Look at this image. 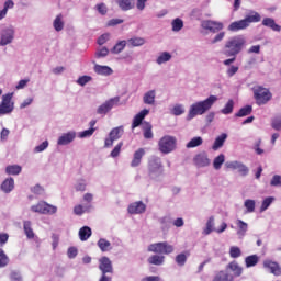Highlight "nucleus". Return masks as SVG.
<instances>
[{
  "label": "nucleus",
  "mask_w": 281,
  "mask_h": 281,
  "mask_svg": "<svg viewBox=\"0 0 281 281\" xmlns=\"http://www.w3.org/2000/svg\"><path fill=\"white\" fill-rule=\"evenodd\" d=\"M203 144V138L201 136L193 137L188 144L187 148H196V146H201Z\"/></svg>",
  "instance_id": "obj_45"
},
{
  "label": "nucleus",
  "mask_w": 281,
  "mask_h": 281,
  "mask_svg": "<svg viewBox=\"0 0 281 281\" xmlns=\"http://www.w3.org/2000/svg\"><path fill=\"white\" fill-rule=\"evenodd\" d=\"M225 168L228 170H238L241 177H247V175H249V167L240 161H227L225 162Z\"/></svg>",
  "instance_id": "obj_10"
},
{
  "label": "nucleus",
  "mask_w": 281,
  "mask_h": 281,
  "mask_svg": "<svg viewBox=\"0 0 281 281\" xmlns=\"http://www.w3.org/2000/svg\"><path fill=\"white\" fill-rule=\"evenodd\" d=\"M76 139V133L74 132H68L66 134H63L58 140L57 144L58 146H67V144H71V142Z\"/></svg>",
  "instance_id": "obj_19"
},
{
  "label": "nucleus",
  "mask_w": 281,
  "mask_h": 281,
  "mask_svg": "<svg viewBox=\"0 0 281 281\" xmlns=\"http://www.w3.org/2000/svg\"><path fill=\"white\" fill-rule=\"evenodd\" d=\"M21 170L22 168L19 165H10V166H7L5 168L7 175H13V176L21 175Z\"/></svg>",
  "instance_id": "obj_40"
},
{
  "label": "nucleus",
  "mask_w": 281,
  "mask_h": 281,
  "mask_svg": "<svg viewBox=\"0 0 281 281\" xmlns=\"http://www.w3.org/2000/svg\"><path fill=\"white\" fill-rule=\"evenodd\" d=\"M156 92L155 90H149L147 91L144 97H143V102L144 104H149V105H153L155 104V98H156Z\"/></svg>",
  "instance_id": "obj_31"
},
{
  "label": "nucleus",
  "mask_w": 281,
  "mask_h": 281,
  "mask_svg": "<svg viewBox=\"0 0 281 281\" xmlns=\"http://www.w3.org/2000/svg\"><path fill=\"white\" fill-rule=\"evenodd\" d=\"M166 261V257L164 255H153L147 259L148 265H155L156 267H161Z\"/></svg>",
  "instance_id": "obj_26"
},
{
  "label": "nucleus",
  "mask_w": 281,
  "mask_h": 281,
  "mask_svg": "<svg viewBox=\"0 0 281 281\" xmlns=\"http://www.w3.org/2000/svg\"><path fill=\"white\" fill-rule=\"evenodd\" d=\"M237 227L238 236H245V234H247L248 225L243 220H237Z\"/></svg>",
  "instance_id": "obj_41"
},
{
  "label": "nucleus",
  "mask_w": 281,
  "mask_h": 281,
  "mask_svg": "<svg viewBox=\"0 0 281 281\" xmlns=\"http://www.w3.org/2000/svg\"><path fill=\"white\" fill-rule=\"evenodd\" d=\"M229 256L231 258H240V256H243V251L240 248H238V246H232L229 248Z\"/></svg>",
  "instance_id": "obj_50"
},
{
  "label": "nucleus",
  "mask_w": 281,
  "mask_h": 281,
  "mask_svg": "<svg viewBox=\"0 0 281 281\" xmlns=\"http://www.w3.org/2000/svg\"><path fill=\"white\" fill-rule=\"evenodd\" d=\"M238 66H231L227 70L226 74L228 76V78H232L233 76H236V74H238Z\"/></svg>",
  "instance_id": "obj_61"
},
{
  "label": "nucleus",
  "mask_w": 281,
  "mask_h": 281,
  "mask_svg": "<svg viewBox=\"0 0 281 281\" xmlns=\"http://www.w3.org/2000/svg\"><path fill=\"white\" fill-rule=\"evenodd\" d=\"M173 32H181L183 30V20L177 18L171 22Z\"/></svg>",
  "instance_id": "obj_47"
},
{
  "label": "nucleus",
  "mask_w": 281,
  "mask_h": 281,
  "mask_svg": "<svg viewBox=\"0 0 281 281\" xmlns=\"http://www.w3.org/2000/svg\"><path fill=\"white\" fill-rule=\"evenodd\" d=\"M252 111L254 108L251 105H246L235 114V117H247V115H251Z\"/></svg>",
  "instance_id": "obj_36"
},
{
  "label": "nucleus",
  "mask_w": 281,
  "mask_h": 281,
  "mask_svg": "<svg viewBox=\"0 0 281 281\" xmlns=\"http://www.w3.org/2000/svg\"><path fill=\"white\" fill-rule=\"evenodd\" d=\"M88 82H91V76H81L77 80V83H79L80 87H85Z\"/></svg>",
  "instance_id": "obj_58"
},
{
  "label": "nucleus",
  "mask_w": 281,
  "mask_h": 281,
  "mask_svg": "<svg viewBox=\"0 0 281 281\" xmlns=\"http://www.w3.org/2000/svg\"><path fill=\"white\" fill-rule=\"evenodd\" d=\"M31 210L36 214H56L58 212V207L45 201H40L37 204L32 205Z\"/></svg>",
  "instance_id": "obj_8"
},
{
  "label": "nucleus",
  "mask_w": 281,
  "mask_h": 281,
  "mask_svg": "<svg viewBox=\"0 0 281 281\" xmlns=\"http://www.w3.org/2000/svg\"><path fill=\"white\" fill-rule=\"evenodd\" d=\"M10 280L11 281H23V277H21V273L13 271L10 274Z\"/></svg>",
  "instance_id": "obj_63"
},
{
  "label": "nucleus",
  "mask_w": 281,
  "mask_h": 281,
  "mask_svg": "<svg viewBox=\"0 0 281 281\" xmlns=\"http://www.w3.org/2000/svg\"><path fill=\"white\" fill-rule=\"evenodd\" d=\"M227 139V134L223 133L220 136L215 138V142L212 146L214 150H218V148H223V145L225 144V140Z\"/></svg>",
  "instance_id": "obj_32"
},
{
  "label": "nucleus",
  "mask_w": 281,
  "mask_h": 281,
  "mask_svg": "<svg viewBox=\"0 0 281 281\" xmlns=\"http://www.w3.org/2000/svg\"><path fill=\"white\" fill-rule=\"evenodd\" d=\"M47 146H49V142L44 140L42 144L34 148V153H43V150H45Z\"/></svg>",
  "instance_id": "obj_60"
},
{
  "label": "nucleus",
  "mask_w": 281,
  "mask_h": 281,
  "mask_svg": "<svg viewBox=\"0 0 281 281\" xmlns=\"http://www.w3.org/2000/svg\"><path fill=\"white\" fill-rule=\"evenodd\" d=\"M252 91H254V98L256 100V104H258V106H262V104H267V102H269L271 98H273V94H271V91H269V89L261 86L255 87Z\"/></svg>",
  "instance_id": "obj_5"
},
{
  "label": "nucleus",
  "mask_w": 281,
  "mask_h": 281,
  "mask_svg": "<svg viewBox=\"0 0 281 281\" xmlns=\"http://www.w3.org/2000/svg\"><path fill=\"white\" fill-rule=\"evenodd\" d=\"M270 186H272V188H280L281 187V176L274 175L270 181Z\"/></svg>",
  "instance_id": "obj_53"
},
{
  "label": "nucleus",
  "mask_w": 281,
  "mask_h": 281,
  "mask_svg": "<svg viewBox=\"0 0 281 281\" xmlns=\"http://www.w3.org/2000/svg\"><path fill=\"white\" fill-rule=\"evenodd\" d=\"M10 263V258H8V255H5V251L0 248V268L8 267Z\"/></svg>",
  "instance_id": "obj_49"
},
{
  "label": "nucleus",
  "mask_w": 281,
  "mask_h": 281,
  "mask_svg": "<svg viewBox=\"0 0 281 281\" xmlns=\"http://www.w3.org/2000/svg\"><path fill=\"white\" fill-rule=\"evenodd\" d=\"M227 269H231L233 272V278H240V276H243V267H240L236 261L229 262Z\"/></svg>",
  "instance_id": "obj_22"
},
{
  "label": "nucleus",
  "mask_w": 281,
  "mask_h": 281,
  "mask_svg": "<svg viewBox=\"0 0 281 281\" xmlns=\"http://www.w3.org/2000/svg\"><path fill=\"white\" fill-rule=\"evenodd\" d=\"M143 135L145 139H153V125L150 123L144 124Z\"/></svg>",
  "instance_id": "obj_42"
},
{
  "label": "nucleus",
  "mask_w": 281,
  "mask_h": 281,
  "mask_svg": "<svg viewBox=\"0 0 281 281\" xmlns=\"http://www.w3.org/2000/svg\"><path fill=\"white\" fill-rule=\"evenodd\" d=\"M214 232V216H211L206 222V227L203 231L205 236H210V233Z\"/></svg>",
  "instance_id": "obj_44"
},
{
  "label": "nucleus",
  "mask_w": 281,
  "mask_h": 281,
  "mask_svg": "<svg viewBox=\"0 0 281 281\" xmlns=\"http://www.w3.org/2000/svg\"><path fill=\"white\" fill-rule=\"evenodd\" d=\"M271 126L274 128V131H281V116H276L272 119Z\"/></svg>",
  "instance_id": "obj_55"
},
{
  "label": "nucleus",
  "mask_w": 281,
  "mask_h": 281,
  "mask_svg": "<svg viewBox=\"0 0 281 281\" xmlns=\"http://www.w3.org/2000/svg\"><path fill=\"white\" fill-rule=\"evenodd\" d=\"M12 94L8 93L2 97V102L0 103V115H5L12 113L14 106H12Z\"/></svg>",
  "instance_id": "obj_11"
},
{
  "label": "nucleus",
  "mask_w": 281,
  "mask_h": 281,
  "mask_svg": "<svg viewBox=\"0 0 281 281\" xmlns=\"http://www.w3.org/2000/svg\"><path fill=\"white\" fill-rule=\"evenodd\" d=\"M193 162L198 168H205V166H210V158H207V154L205 153L198 154L193 158Z\"/></svg>",
  "instance_id": "obj_17"
},
{
  "label": "nucleus",
  "mask_w": 281,
  "mask_h": 281,
  "mask_svg": "<svg viewBox=\"0 0 281 281\" xmlns=\"http://www.w3.org/2000/svg\"><path fill=\"white\" fill-rule=\"evenodd\" d=\"M93 133H95V128H89V130H85L83 132H81L79 134V137L81 139H85V137H91V135H93Z\"/></svg>",
  "instance_id": "obj_59"
},
{
  "label": "nucleus",
  "mask_w": 281,
  "mask_h": 281,
  "mask_svg": "<svg viewBox=\"0 0 281 281\" xmlns=\"http://www.w3.org/2000/svg\"><path fill=\"white\" fill-rule=\"evenodd\" d=\"M161 170V162L159 159L151 160L149 162V175H155V172H159Z\"/></svg>",
  "instance_id": "obj_37"
},
{
  "label": "nucleus",
  "mask_w": 281,
  "mask_h": 281,
  "mask_svg": "<svg viewBox=\"0 0 281 281\" xmlns=\"http://www.w3.org/2000/svg\"><path fill=\"white\" fill-rule=\"evenodd\" d=\"M116 3L123 12H128V10H133V8H135V0H116Z\"/></svg>",
  "instance_id": "obj_24"
},
{
  "label": "nucleus",
  "mask_w": 281,
  "mask_h": 281,
  "mask_svg": "<svg viewBox=\"0 0 281 281\" xmlns=\"http://www.w3.org/2000/svg\"><path fill=\"white\" fill-rule=\"evenodd\" d=\"M99 269L102 272V277L99 281H112L111 277L106 276V273H113V263L109 257H101L99 260Z\"/></svg>",
  "instance_id": "obj_7"
},
{
  "label": "nucleus",
  "mask_w": 281,
  "mask_h": 281,
  "mask_svg": "<svg viewBox=\"0 0 281 281\" xmlns=\"http://www.w3.org/2000/svg\"><path fill=\"white\" fill-rule=\"evenodd\" d=\"M272 203H273V198H266L261 204V212H265L266 210H268L269 205H271Z\"/></svg>",
  "instance_id": "obj_56"
},
{
  "label": "nucleus",
  "mask_w": 281,
  "mask_h": 281,
  "mask_svg": "<svg viewBox=\"0 0 281 281\" xmlns=\"http://www.w3.org/2000/svg\"><path fill=\"white\" fill-rule=\"evenodd\" d=\"M263 267L265 269H269L272 276H281V267L279 262L267 259L263 261Z\"/></svg>",
  "instance_id": "obj_16"
},
{
  "label": "nucleus",
  "mask_w": 281,
  "mask_h": 281,
  "mask_svg": "<svg viewBox=\"0 0 281 281\" xmlns=\"http://www.w3.org/2000/svg\"><path fill=\"white\" fill-rule=\"evenodd\" d=\"M94 71L99 76H111V74H113V69H111V67L98 64L94 65Z\"/></svg>",
  "instance_id": "obj_27"
},
{
  "label": "nucleus",
  "mask_w": 281,
  "mask_h": 281,
  "mask_svg": "<svg viewBox=\"0 0 281 281\" xmlns=\"http://www.w3.org/2000/svg\"><path fill=\"white\" fill-rule=\"evenodd\" d=\"M53 27L56 32H63L65 29V21L63 20V14H58L54 22H53Z\"/></svg>",
  "instance_id": "obj_30"
},
{
  "label": "nucleus",
  "mask_w": 281,
  "mask_h": 281,
  "mask_svg": "<svg viewBox=\"0 0 281 281\" xmlns=\"http://www.w3.org/2000/svg\"><path fill=\"white\" fill-rule=\"evenodd\" d=\"M225 164V155L220 154L215 159L213 160V167L215 170H221V167Z\"/></svg>",
  "instance_id": "obj_43"
},
{
  "label": "nucleus",
  "mask_w": 281,
  "mask_h": 281,
  "mask_svg": "<svg viewBox=\"0 0 281 281\" xmlns=\"http://www.w3.org/2000/svg\"><path fill=\"white\" fill-rule=\"evenodd\" d=\"M233 112H234V100L229 99L226 105L224 106V109H222V113L223 115H229Z\"/></svg>",
  "instance_id": "obj_48"
},
{
  "label": "nucleus",
  "mask_w": 281,
  "mask_h": 281,
  "mask_svg": "<svg viewBox=\"0 0 281 281\" xmlns=\"http://www.w3.org/2000/svg\"><path fill=\"white\" fill-rule=\"evenodd\" d=\"M117 102H120V97H115V98H112V99L105 101L103 104H101L98 108L97 113L99 115H106V113H109V111H111V109H113V106H115V104H117Z\"/></svg>",
  "instance_id": "obj_13"
},
{
  "label": "nucleus",
  "mask_w": 281,
  "mask_h": 281,
  "mask_svg": "<svg viewBox=\"0 0 281 281\" xmlns=\"http://www.w3.org/2000/svg\"><path fill=\"white\" fill-rule=\"evenodd\" d=\"M148 113H150V111L144 109L138 114H136L134 116V120H133V123H132V128H137V126H140L142 122H144V117H146V115H148Z\"/></svg>",
  "instance_id": "obj_20"
},
{
  "label": "nucleus",
  "mask_w": 281,
  "mask_h": 281,
  "mask_svg": "<svg viewBox=\"0 0 281 281\" xmlns=\"http://www.w3.org/2000/svg\"><path fill=\"white\" fill-rule=\"evenodd\" d=\"M261 25H263L265 27H270V30H272L273 32L281 31V26L279 24H277L276 20H273L271 18H265L261 22Z\"/></svg>",
  "instance_id": "obj_21"
},
{
  "label": "nucleus",
  "mask_w": 281,
  "mask_h": 281,
  "mask_svg": "<svg viewBox=\"0 0 281 281\" xmlns=\"http://www.w3.org/2000/svg\"><path fill=\"white\" fill-rule=\"evenodd\" d=\"M122 146H124L123 142H120L111 151L110 156L112 158L120 157V153H122Z\"/></svg>",
  "instance_id": "obj_52"
},
{
  "label": "nucleus",
  "mask_w": 281,
  "mask_h": 281,
  "mask_svg": "<svg viewBox=\"0 0 281 281\" xmlns=\"http://www.w3.org/2000/svg\"><path fill=\"white\" fill-rule=\"evenodd\" d=\"M91 227L89 226H83L79 229V238L82 243L89 240V238H91Z\"/></svg>",
  "instance_id": "obj_29"
},
{
  "label": "nucleus",
  "mask_w": 281,
  "mask_h": 281,
  "mask_svg": "<svg viewBox=\"0 0 281 281\" xmlns=\"http://www.w3.org/2000/svg\"><path fill=\"white\" fill-rule=\"evenodd\" d=\"M172 113L173 115H183V113H186V110L183 109V105H176L172 109Z\"/></svg>",
  "instance_id": "obj_62"
},
{
  "label": "nucleus",
  "mask_w": 281,
  "mask_h": 281,
  "mask_svg": "<svg viewBox=\"0 0 281 281\" xmlns=\"http://www.w3.org/2000/svg\"><path fill=\"white\" fill-rule=\"evenodd\" d=\"M244 205L249 214H251V212H256V201L246 200Z\"/></svg>",
  "instance_id": "obj_51"
},
{
  "label": "nucleus",
  "mask_w": 281,
  "mask_h": 281,
  "mask_svg": "<svg viewBox=\"0 0 281 281\" xmlns=\"http://www.w3.org/2000/svg\"><path fill=\"white\" fill-rule=\"evenodd\" d=\"M95 10L101 14L102 16H105V14L109 12V9L106 8V4L99 3L95 5Z\"/></svg>",
  "instance_id": "obj_54"
},
{
  "label": "nucleus",
  "mask_w": 281,
  "mask_h": 281,
  "mask_svg": "<svg viewBox=\"0 0 281 281\" xmlns=\"http://www.w3.org/2000/svg\"><path fill=\"white\" fill-rule=\"evenodd\" d=\"M140 281H161V278L158 276H149L143 278Z\"/></svg>",
  "instance_id": "obj_64"
},
{
  "label": "nucleus",
  "mask_w": 281,
  "mask_h": 281,
  "mask_svg": "<svg viewBox=\"0 0 281 281\" xmlns=\"http://www.w3.org/2000/svg\"><path fill=\"white\" fill-rule=\"evenodd\" d=\"M124 135V127L119 126L111 130L109 137L104 140V148H111L114 142H117Z\"/></svg>",
  "instance_id": "obj_9"
},
{
  "label": "nucleus",
  "mask_w": 281,
  "mask_h": 281,
  "mask_svg": "<svg viewBox=\"0 0 281 281\" xmlns=\"http://www.w3.org/2000/svg\"><path fill=\"white\" fill-rule=\"evenodd\" d=\"M23 227H24V233L26 235V238H30V239L34 238V229H32V222L24 221Z\"/></svg>",
  "instance_id": "obj_38"
},
{
  "label": "nucleus",
  "mask_w": 281,
  "mask_h": 281,
  "mask_svg": "<svg viewBox=\"0 0 281 281\" xmlns=\"http://www.w3.org/2000/svg\"><path fill=\"white\" fill-rule=\"evenodd\" d=\"M201 25L203 30H207L209 32H212V34H216V32H221V30H223L224 27L223 22H216L212 20L202 21Z\"/></svg>",
  "instance_id": "obj_12"
},
{
  "label": "nucleus",
  "mask_w": 281,
  "mask_h": 281,
  "mask_svg": "<svg viewBox=\"0 0 281 281\" xmlns=\"http://www.w3.org/2000/svg\"><path fill=\"white\" fill-rule=\"evenodd\" d=\"M146 155V150L144 148H138L133 156V159L131 161L132 168H137L142 164V159Z\"/></svg>",
  "instance_id": "obj_18"
},
{
  "label": "nucleus",
  "mask_w": 281,
  "mask_h": 281,
  "mask_svg": "<svg viewBox=\"0 0 281 281\" xmlns=\"http://www.w3.org/2000/svg\"><path fill=\"white\" fill-rule=\"evenodd\" d=\"M12 41H14V29H4L1 32L0 46L4 47V45H10Z\"/></svg>",
  "instance_id": "obj_14"
},
{
  "label": "nucleus",
  "mask_w": 281,
  "mask_h": 281,
  "mask_svg": "<svg viewBox=\"0 0 281 281\" xmlns=\"http://www.w3.org/2000/svg\"><path fill=\"white\" fill-rule=\"evenodd\" d=\"M128 214H144L146 212V204L142 201L134 202L127 207Z\"/></svg>",
  "instance_id": "obj_15"
},
{
  "label": "nucleus",
  "mask_w": 281,
  "mask_h": 281,
  "mask_svg": "<svg viewBox=\"0 0 281 281\" xmlns=\"http://www.w3.org/2000/svg\"><path fill=\"white\" fill-rule=\"evenodd\" d=\"M127 42L126 41H120L114 45V47L111 49L112 54H121V52H124V48L126 47Z\"/></svg>",
  "instance_id": "obj_39"
},
{
  "label": "nucleus",
  "mask_w": 281,
  "mask_h": 281,
  "mask_svg": "<svg viewBox=\"0 0 281 281\" xmlns=\"http://www.w3.org/2000/svg\"><path fill=\"white\" fill-rule=\"evenodd\" d=\"M147 251L159 254L160 256H170L175 251V246L168 241L155 243L148 246Z\"/></svg>",
  "instance_id": "obj_4"
},
{
  "label": "nucleus",
  "mask_w": 281,
  "mask_h": 281,
  "mask_svg": "<svg viewBox=\"0 0 281 281\" xmlns=\"http://www.w3.org/2000/svg\"><path fill=\"white\" fill-rule=\"evenodd\" d=\"M105 56H109V48L102 47L101 49L97 50L95 57L97 58H105Z\"/></svg>",
  "instance_id": "obj_57"
},
{
  "label": "nucleus",
  "mask_w": 281,
  "mask_h": 281,
  "mask_svg": "<svg viewBox=\"0 0 281 281\" xmlns=\"http://www.w3.org/2000/svg\"><path fill=\"white\" fill-rule=\"evenodd\" d=\"M259 260H260V258L258 257V255H250L245 258V265H246L247 269H249L251 267H256V265H258Z\"/></svg>",
  "instance_id": "obj_33"
},
{
  "label": "nucleus",
  "mask_w": 281,
  "mask_h": 281,
  "mask_svg": "<svg viewBox=\"0 0 281 281\" xmlns=\"http://www.w3.org/2000/svg\"><path fill=\"white\" fill-rule=\"evenodd\" d=\"M188 256H190V251H186L176 256V262L179 267H184L186 262H188Z\"/></svg>",
  "instance_id": "obj_35"
},
{
  "label": "nucleus",
  "mask_w": 281,
  "mask_h": 281,
  "mask_svg": "<svg viewBox=\"0 0 281 281\" xmlns=\"http://www.w3.org/2000/svg\"><path fill=\"white\" fill-rule=\"evenodd\" d=\"M218 98L216 95H210L206 100L204 101H199L193 103L190 106L189 114L187 116V120H194L196 115H203L206 111H210L212 106H214V102H216Z\"/></svg>",
  "instance_id": "obj_2"
},
{
  "label": "nucleus",
  "mask_w": 281,
  "mask_h": 281,
  "mask_svg": "<svg viewBox=\"0 0 281 281\" xmlns=\"http://www.w3.org/2000/svg\"><path fill=\"white\" fill-rule=\"evenodd\" d=\"M212 281H234V276L226 271H218L212 279Z\"/></svg>",
  "instance_id": "obj_25"
},
{
  "label": "nucleus",
  "mask_w": 281,
  "mask_h": 281,
  "mask_svg": "<svg viewBox=\"0 0 281 281\" xmlns=\"http://www.w3.org/2000/svg\"><path fill=\"white\" fill-rule=\"evenodd\" d=\"M1 190L5 194H10L14 190V178H7L1 184Z\"/></svg>",
  "instance_id": "obj_23"
},
{
  "label": "nucleus",
  "mask_w": 281,
  "mask_h": 281,
  "mask_svg": "<svg viewBox=\"0 0 281 281\" xmlns=\"http://www.w3.org/2000/svg\"><path fill=\"white\" fill-rule=\"evenodd\" d=\"M246 46L247 38H245L243 35H235L225 42L223 54L227 58L238 56V54H240Z\"/></svg>",
  "instance_id": "obj_1"
},
{
  "label": "nucleus",
  "mask_w": 281,
  "mask_h": 281,
  "mask_svg": "<svg viewBox=\"0 0 281 281\" xmlns=\"http://www.w3.org/2000/svg\"><path fill=\"white\" fill-rule=\"evenodd\" d=\"M158 148L164 155L172 153L177 148V137L166 135L158 142Z\"/></svg>",
  "instance_id": "obj_6"
},
{
  "label": "nucleus",
  "mask_w": 281,
  "mask_h": 281,
  "mask_svg": "<svg viewBox=\"0 0 281 281\" xmlns=\"http://www.w3.org/2000/svg\"><path fill=\"white\" fill-rule=\"evenodd\" d=\"M126 43L128 47H142L146 44V40L144 37H131Z\"/></svg>",
  "instance_id": "obj_28"
},
{
  "label": "nucleus",
  "mask_w": 281,
  "mask_h": 281,
  "mask_svg": "<svg viewBox=\"0 0 281 281\" xmlns=\"http://www.w3.org/2000/svg\"><path fill=\"white\" fill-rule=\"evenodd\" d=\"M172 58V55L168 52H164L160 54V56L157 58L156 63L158 65H164V63H168Z\"/></svg>",
  "instance_id": "obj_46"
},
{
  "label": "nucleus",
  "mask_w": 281,
  "mask_h": 281,
  "mask_svg": "<svg viewBox=\"0 0 281 281\" xmlns=\"http://www.w3.org/2000/svg\"><path fill=\"white\" fill-rule=\"evenodd\" d=\"M97 245L103 252L111 251V241L106 240L105 238H100Z\"/></svg>",
  "instance_id": "obj_34"
},
{
  "label": "nucleus",
  "mask_w": 281,
  "mask_h": 281,
  "mask_svg": "<svg viewBox=\"0 0 281 281\" xmlns=\"http://www.w3.org/2000/svg\"><path fill=\"white\" fill-rule=\"evenodd\" d=\"M261 19L260 13L252 11L249 15H246L245 19L232 22L227 30L228 32H240L247 30L251 23H260Z\"/></svg>",
  "instance_id": "obj_3"
}]
</instances>
